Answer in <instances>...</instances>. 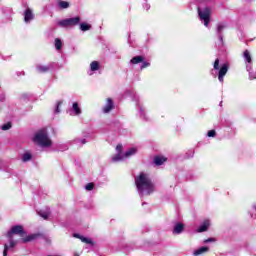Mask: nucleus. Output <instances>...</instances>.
Segmentation results:
<instances>
[{
    "mask_svg": "<svg viewBox=\"0 0 256 256\" xmlns=\"http://www.w3.org/2000/svg\"><path fill=\"white\" fill-rule=\"evenodd\" d=\"M135 185L142 195H151V193L155 192V184H153L151 178L143 172L135 178Z\"/></svg>",
    "mask_w": 256,
    "mask_h": 256,
    "instance_id": "obj_1",
    "label": "nucleus"
},
{
    "mask_svg": "<svg viewBox=\"0 0 256 256\" xmlns=\"http://www.w3.org/2000/svg\"><path fill=\"white\" fill-rule=\"evenodd\" d=\"M13 235H19V237H21L22 243H29V241H33L39 237V234L27 236V232L21 225H16L11 228V230L7 233L8 239H13Z\"/></svg>",
    "mask_w": 256,
    "mask_h": 256,
    "instance_id": "obj_2",
    "label": "nucleus"
},
{
    "mask_svg": "<svg viewBox=\"0 0 256 256\" xmlns=\"http://www.w3.org/2000/svg\"><path fill=\"white\" fill-rule=\"evenodd\" d=\"M33 142L38 143V145H41V147H51V139H49L46 129L39 130L35 134Z\"/></svg>",
    "mask_w": 256,
    "mask_h": 256,
    "instance_id": "obj_3",
    "label": "nucleus"
},
{
    "mask_svg": "<svg viewBox=\"0 0 256 256\" xmlns=\"http://www.w3.org/2000/svg\"><path fill=\"white\" fill-rule=\"evenodd\" d=\"M198 16L201 21H204V26L209 27V23L211 22V8L205 7L203 10L201 8H197Z\"/></svg>",
    "mask_w": 256,
    "mask_h": 256,
    "instance_id": "obj_4",
    "label": "nucleus"
},
{
    "mask_svg": "<svg viewBox=\"0 0 256 256\" xmlns=\"http://www.w3.org/2000/svg\"><path fill=\"white\" fill-rule=\"evenodd\" d=\"M81 23V17L76 16L74 18L63 19L58 22L60 27H75Z\"/></svg>",
    "mask_w": 256,
    "mask_h": 256,
    "instance_id": "obj_5",
    "label": "nucleus"
},
{
    "mask_svg": "<svg viewBox=\"0 0 256 256\" xmlns=\"http://www.w3.org/2000/svg\"><path fill=\"white\" fill-rule=\"evenodd\" d=\"M228 71H229V64H223L220 67L218 72V80L220 81V83H223Z\"/></svg>",
    "mask_w": 256,
    "mask_h": 256,
    "instance_id": "obj_6",
    "label": "nucleus"
},
{
    "mask_svg": "<svg viewBox=\"0 0 256 256\" xmlns=\"http://www.w3.org/2000/svg\"><path fill=\"white\" fill-rule=\"evenodd\" d=\"M72 237H74L75 239H80V241H82V243H86L87 245H91L92 247H94V245H95V242H93V240H91L90 238H87L85 236H82L81 234L74 233V234H72Z\"/></svg>",
    "mask_w": 256,
    "mask_h": 256,
    "instance_id": "obj_7",
    "label": "nucleus"
},
{
    "mask_svg": "<svg viewBox=\"0 0 256 256\" xmlns=\"http://www.w3.org/2000/svg\"><path fill=\"white\" fill-rule=\"evenodd\" d=\"M115 108V104L113 103V99L107 98L106 105L103 108L104 113H110L112 109Z\"/></svg>",
    "mask_w": 256,
    "mask_h": 256,
    "instance_id": "obj_8",
    "label": "nucleus"
},
{
    "mask_svg": "<svg viewBox=\"0 0 256 256\" xmlns=\"http://www.w3.org/2000/svg\"><path fill=\"white\" fill-rule=\"evenodd\" d=\"M185 231V224L178 222L175 224L174 229H173V234L174 235H181Z\"/></svg>",
    "mask_w": 256,
    "mask_h": 256,
    "instance_id": "obj_9",
    "label": "nucleus"
},
{
    "mask_svg": "<svg viewBox=\"0 0 256 256\" xmlns=\"http://www.w3.org/2000/svg\"><path fill=\"white\" fill-rule=\"evenodd\" d=\"M165 161H167V158L164 156H154V159H153V163L157 167H160V165H163V163H165Z\"/></svg>",
    "mask_w": 256,
    "mask_h": 256,
    "instance_id": "obj_10",
    "label": "nucleus"
},
{
    "mask_svg": "<svg viewBox=\"0 0 256 256\" xmlns=\"http://www.w3.org/2000/svg\"><path fill=\"white\" fill-rule=\"evenodd\" d=\"M10 241V246L7 244H4V251H3V256H7V252L9 251V247L13 249L15 245H17V241L13 240V238H9Z\"/></svg>",
    "mask_w": 256,
    "mask_h": 256,
    "instance_id": "obj_11",
    "label": "nucleus"
},
{
    "mask_svg": "<svg viewBox=\"0 0 256 256\" xmlns=\"http://www.w3.org/2000/svg\"><path fill=\"white\" fill-rule=\"evenodd\" d=\"M33 11L30 8L26 9L24 12V21L25 23H29V21L33 20Z\"/></svg>",
    "mask_w": 256,
    "mask_h": 256,
    "instance_id": "obj_12",
    "label": "nucleus"
},
{
    "mask_svg": "<svg viewBox=\"0 0 256 256\" xmlns=\"http://www.w3.org/2000/svg\"><path fill=\"white\" fill-rule=\"evenodd\" d=\"M36 71H37V73H49V71H51V67L46 66V65L38 64L36 66Z\"/></svg>",
    "mask_w": 256,
    "mask_h": 256,
    "instance_id": "obj_13",
    "label": "nucleus"
},
{
    "mask_svg": "<svg viewBox=\"0 0 256 256\" xmlns=\"http://www.w3.org/2000/svg\"><path fill=\"white\" fill-rule=\"evenodd\" d=\"M145 61V57L143 56H134L131 60L130 63L132 65H139V63H143Z\"/></svg>",
    "mask_w": 256,
    "mask_h": 256,
    "instance_id": "obj_14",
    "label": "nucleus"
},
{
    "mask_svg": "<svg viewBox=\"0 0 256 256\" xmlns=\"http://www.w3.org/2000/svg\"><path fill=\"white\" fill-rule=\"evenodd\" d=\"M208 251H209V247L203 246L195 250L193 255L194 256L203 255V253H208Z\"/></svg>",
    "mask_w": 256,
    "mask_h": 256,
    "instance_id": "obj_15",
    "label": "nucleus"
},
{
    "mask_svg": "<svg viewBox=\"0 0 256 256\" xmlns=\"http://www.w3.org/2000/svg\"><path fill=\"white\" fill-rule=\"evenodd\" d=\"M69 2L67 1H63V0H59L58 1V7H60V9H69Z\"/></svg>",
    "mask_w": 256,
    "mask_h": 256,
    "instance_id": "obj_16",
    "label": "nucleus"
},
{
    "mask_svg": "<svg viewBox=\"0 0 256 256\" xmlns=\"http://www.w3.org/2000/svg\"><path fill=\"white\" fill-rule=\"evenodd\" d=\"M72 108L75 112V115H81V108L79 107V103L74 102Z\"/></svg>",
    "mask_w": 256,
    "mask_h": 256,
    "instance_id": "obj_17",
    "label": "nucleus"
},
{
    "mask_svg": "<svg viewBox=\"0 0 256 256\" xmlns=\"http://www.w3.org/2000/svg\"><path fill=\"white\" fill-rule=\"evenodd\" d=\"M137 153V148H130L128 151L125 152L124 157H131L132 155H135Z\"/></svg>",
    "mask_w": 256,
    "mask_h": 256,
    "instance_id": "obj_18",
    "label": "nucleus"
},
{
    "mask_svg": "<svg viewBox=\"0 0 256 256\" xmlns=\"http://www.w3.org/2000/svg\"><path fill=\"white\" fill-rule=\"evenodd\" d=\"M32 157H33V155H31V153L26 152V153H24L23 156H22V161H23L24 163H27V161H31Z\"/></svg>",
    "mask_w": 256,
    "mask_h": 256,
    "instance_id": "obj_19",
    "label": "nucleus"
},
{
    "mask_svg": "<svg viewBox=\"0 0 256 256\" xmlns=\"http://www.w3.org/2000/svg\"><path fill=\"white\" fill-rule=\"evenodd\" d=\"M243 57L245 59V61H247V63H251L252 58H251V53L249 52V50H245Z\"/></svg>",
    "mask_w": 256,
    "mask_h": 256,
    "instance_id": "obj_20",
    "label": "nucleus"
},
{
    "mask_svg": "<svg viewBox=\"0 0 256 256\" xmlns=\"http://www.w3.org/2000/svg\"><path fill=\"white\" fill-rule=\"evenodd\" d=\"M91 71H99V62L98 61H92L90 64Z\"/></svg>",
    "mask_w": 256,
    "mask_h": 256,
    "instance_id": "obj_21",
    "label": "nucleus"
},
{
    "mask_svg": "<svg viewBox=\"0 0 256 256\" xmlns=\"http://www.w3.org/2000/svg\"><path fill=\"white\" fill-rule=\"evenodd\" d=\"M223 29H225V25L219 24L217 26V33H218L219 38L221 39V41H223V36L221 35V33L223 32Z\"/></svg>",
    "mask_w": 256,
    "mask_h": 256,
    "instance_id": "obj_22",
    "label": "nucleus"
},
{
    "mask_svg": "<svg viewBox=\"0 0 256 256\" xmlns=\"http://www.w3.org/2000/svg\"><path fill=\"white\" fill-rule=\"evenodd\" d=\"M80 29L82 31H90L91 30V24L81 23L80 24Z\"/></svg>",
    "mask_w": 256,
    "mask_h": 256,
    "instance_id": "obj_23",
    "label": "nucleus"
},
{
    "mask_svg": "<svg viewBox=\"0 0 256 256\" xmlns=\"http://www.w3.org/2000/svg\"><path fill=\"white\" fill-rule=\"evenodd\" d=\"M207 229H209V225L207 223H204L198 228L197 232L204 233V231H207Z\"/></svg>",
    "mask_w": 256,
    "mask_h": 256,
    "instance_id": "obj_24",
    "label": "nucleus"
},
{
    "mask_svg": "<svg viewBox=\"0 0 256 256\" xmlns=\"http://www.w3.org/2000/svg\"><path fill=\"white\" fill-rule=\"evenodd\" d=\"M61 47H63V42H61V39L56 38L55 39V48L57 51H60Z\"/></svg>",
    "mask_w": 256,
    "mask_h": 256,
    "instance_id": "obj_25",
    "label": "nucleus"
},
{
    "mask_svg": "<svg viewBox=\"0 0 256 256\" xmlns=\"http://www.w3.org/2000/svg\"><path fill=\"white\" fill-rule=\"evenodd\" d=\"M113 163H117V161H123V156L121 154H116L115 156L112 157Z\"/></svg>",
    "mask_w": 256,
    "mask_h": 256,
    "instance_id": "obj_26",
    "label": "nucleus"
},
{
    "mask_svg": "<svg viewBox=\"0 0 256 256\" xmlns=\"http://www.w3.org/2000/svg\"><path fill=\"white\" fill-rule=\"evenodd\" d=\"M11 127H13L11 122H7L6 124L2 125V131H9V129H11Z\"/></svg>",
    "mask_w": 256,
    "mask_h": 256,
    "instance_id": "obj_27",
    "label": "nucleus"
},
{
    "mask_svg": "<svg viewBox=\"0 0 256 256\" xmlns=\"http://www.w3.org/2000/svg\"><path fill=\"white\" fill-rule=\"evenodd\" d=\"M86 191H93L95 189V184L93 182H90L85 187Z\"/></svg>",
    "mask_w": 256,
    "mask_h": 256,
    "instance_id": "obj_28",
    "label": "nucleus"
},
{
    "mask_svg": "<svg viewBox=\"0 0 256 256\" xmlns=\"http://www.w3.org/2000/svg\"><path fill=\"white\" fill-rule=\"evenodd\" d=\"M147 67H151V63L147 62V61H143L142 62V65L140 66V69L143 70V69H147Z\"/></svg>",
    "mask_w": 256,
    "mask_h": 256,
    "instance_id": "obj_29",
    "label": "nucleus"
},
{
    "mask_svg": "<svg viewBox=\"0 0 256 256\" xmlns=\"http://www.w3.org/2000/svg\"><path fill=\"white\" fill-rule=\"evenodd\" d=\"M116 151H117L118 154L121 155L123 153V145L122 144H118L116 146Z\"/></svg>",
    "mask_w": 256,
    "mask_h": 256,
    "instance_id": "obj_30",
    "label": "nucleus"
},
{
    "mask_svg": "<svg viewBox=\"0 0 256 256\" xmlns=\"http://www.w3.org/2000/svg\"><path fill=\"white\" fill-rule=\"evenodd\" d=\"M219 63H220V60H219V58H217V59L214 61V64H213V67H214L215 71H218V69H219Z\"/></svg>",
    "mask_w": 256,
    "mask_h": 256,
    "instance_id": "obj_31",
    "label": "nucleus"
},
{
    "mask_svg": "<svg viewBox=\"0 0 256 256\" xmlns=\"http://www.w3.org/2000/svg\"><path fill=\"white\" fill-rule=\"evenodd\" d=\"M217 132L215 130L208 131V137H216Z\"/></svg>",
    "mask_w": 256,
    "mask_h": 256,
    "instance_id": "obj_32",
    "label": "nucleus"
},
{
    "mask_svg": "<svg viewBox=\"0 0 256 256\" xmlns=\"http://www.w3.org/2000/svg\"><path fill=\"white\" fill-rule=\"evenodd\" d=\"M215 238H208L206 240H204V243H215Z\"/></svg>",
    "mask_w": 256,
    "mask_h": 256,
    "instance_id": "obj_33",
    "label": "nucleus"
},
{
    "mask_svg": "<svg viewBox=\"0 0 256 256\" xmlns=\"http://www.w3.org/2000/svg\"><path fill=\"white\" fill-rule=\"evenodd\" d=\"M61 105V102H58L55 112L61 113V110L59 109V106Z\"/></svg>",
    "mask_w": 256,
    "mask_h": 256,
    "instance_id": "obj_34",
    "label": "nucleus"
},
{
    "mask_svg": "<svg viewBox=\"0 0 256 256\" xmlns=\"http://www.w3.org/2000/svg\"><path fill=\"white\" fill-rule=\"evenodd\" d=\"M40 215H41V217H42L43 219H45V220L49 219V216H48L47 214H40Z\"/></svg>",
    "mask_w": 256,
    "mask_h": 256,
    "instance_id": "obj_35",
    "label": "nucleus"
},
{
    "mask_svg": "<svg viewBox=\"0 0 256 256\" xmlns=\"http://www.w3.org/2000/svg\"><path fill=\"white\" fill-rule=\"evenodd\" d=\"M82 143H83V145H85V143H86L85 139L82 140Z\"/></svg>",
    "mask_w": 256,
    "mask_h": 256,
    "instance_id": "obj_36",
    "label": "nucleus"
},
{
    "mask_svg": "<svg viewBox=\"0 0 256 256\" xmlns=\"http://www.w3.org/2000/svg\"><path fill=\"white\" fill-rule=\"evenodd\" d=\"M74 256H79V254H75Z\"/></svg>",
    "mask_w": 256,
    "mask_h": 256,
    "instance_id": "obj_37",
    "label": "nucleus"
},
{
    "mask_svg": "<svg viewBox=\"0 0 256 256\" xmlns=\"http://www.w3.org/2000/svg\"><path fill=\"white\" fill-rule=\"evenodd\" d=\"M254 209L256 210V206H254Z\"/></svg>",
    "mask_w": 256,
    "mask_h": 256,
    "instance_id": "obj_38",
    "label": "nucleus"
}]
</instances>
